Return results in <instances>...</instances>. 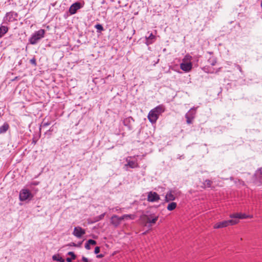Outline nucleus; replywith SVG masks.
Segmentation results:
<instances>
[{
    "instance_id": "1",
    "label": "nucleus",
    "mask_w": 262,
    "mask_h": 262,
    "mask_svg": "<svg viewBox=\"0 0 262 262\" xmlns=\"http://www.w3.org/2000/svg\"><path fill=\"white\" fill-rule=\"evenodd\" d=\"M45 34V30L44 29H40L37 31H35L32 34L29 41L31 45L36 44L39 40L44 37Z\"/></svg>"
},
{
    "instance_id": "2",
    "label": "nucleus",
    "mask_w": 262,
    "mask_h": 262,
    "mask_svg": "<svg viewBox=\"0 0 262 262\" xmlns=\"http://www.w3.org/2000/svg\"><path fill=\"white\" fill-rule=\"evenodd\" d=\"M238 223L237 220H229L228 221H224L223 222H219L214 224L213 227L214 229H219L224 227H226L229 225H233Z\"/></svg>"
},
{
    "instance_id": "3",
    "label": "nucleus",
    "mask_w": 262,
    "mask_h": 262,
    "mask_svg": "<svg viewBox=\"0 0 262 262\" xmlns=\"http://www.w3.org/2000/svg\"><path fill=\"white\" fill-rule=\"evenodd\" d=\"M197 108V107H193L191 108L185 114V117L186 119V122L187 124H190L192 123L193 120L195 117Z\"/></svg>"
},
{
    "instance_id": "4",
    "label": "nucleus",
    "mask_w": 262,
    "mask_h": 262,
    "mask_svg": "<svg viewBox=\"0 0 262 262\" xmlns=\"http://www.w3.org/2000/svg\"><path fill=\"white\" fill-rule=\"evenodd\" d=\"M17 14L13 11L7 12L3 18L4 23L8 24V23L13 22L16 20Z\"/></svg>"
},
{
    "instance_id": "5",
    "label": "nucleus",
    "mask_w": 262,
    "mask_h": 262,
    "mask_svg": "<svg viewBox=\"0 0 262 262\" xmlns=\"http://www.w3.org/2000/svg\"><path fill=\"white\" fill-rule=\"evenodd\" d=\"M33 195L28 189H23L19 192V198L21 201H25L28 199H31Z\"/></svg>"
},
{
    "instance_id": "6",
    "label": "nucleus",
    "mask_w": 262,
    "mask_h": 262,
    "mask_svg": "<svg viewBox=\"0 0 262 262\" xmlns=\"http://www.w3.org/2000/svg\"><path fill=\"white\" fill-rule=\"evenodd\" d=\"M145 218L147 223L149 224V226L155 224L159 219V216L155 214H150L145 216Z\"/></svg>"
},
{
    "instance_id": "7",
    "label": "nucleus",
    "mask_w": 262,
    "mask_h": 262,
    "mask_svg": "<svg viewBox=\"0 0 262 262\" xmlns=\"http://www.w3.org/2000/svg\"><path fill=\"white\" fill-rule=\"evenodd\" d=\"M160 199L159 195L156 192L150 191L148 193L147 201L149 202H157Z\"/></svg>"
},
{
    "instance_id": "8",
    "label": "nucleus",
    "mask_w": 262,
    "mask_h": 262,
    "mask_svg": "<svg viewBox=\"0 0 262 262\" xmlns=\"http://www.w3.org/2000/svg\"><path fill=\"white\" fill-rule=\"evenodd\" d=\"M85 234V230L80 226L75 227L74 229L73 234L78 238H80Z\"/></svg>"
},
{
    "instance_id": "9",
    "label": "nucleus",
    "mask_w": 262,
    "mask_h": 262,
    "mask_svg": "<svg viewBox=\"0 0 262 262\" xmlns=\"http://www.w3.org/2000/svg\"><path fill=\"white\" fill-rule=\"evenodd\" d=\"M83 6L79 2H76L73 4L69 9V12L71 15H73L76 13L78 10L80 9Z\"/></svg>"
},
{
    "instance_id": "10",
    "label": "nucleus",
    "mask_w": 262,
    "mask_h": 262,
    "mask_svg": "<svg viewBox=\"0 0 262 262\" xmlns=\"http://www.w3.org/2000/svg\"><path fill=\"white\" fill-rule=\"evenodd\" d=\"M252 217V216L251 215H247L245 213H236L230 215V217L234 219L233 220H237L238 221V219H244L248 217L251 218Z\"/></svg>"
},
{
    "instance_id": "11",
    "label": "nucleus",
    "mask_w": 262,
    "mask_h": 262,
    "mask_svg": "<svg viewBox=\"0 0 262 262\" xmlns=\"http://www.w3.org/2000/svg\"><path fill=\"white\" fill-rule=\"evenodd\" d=\"M134 122V119L132 117H127L123 119V124L126 126L129 130L133 129L132 123Z\"/></svg>"
},
{
    "instance_id": "12",
    "label": "nucleus",
    "mask_w": 262,
    "mask_h": 262,
    "mask_svg": "<svg viewBox=\"0 0 262 262\" xmlns=\"http://www.w3.org/2000/svg\"><path fill=\"white\" fill-rule=\"evenodd\" d=\"M180 68L185 72H189L192 68V62H182L180 64Z\"/></svg>"
},
{
    "instance_id": "13",
    "label": "nucleus",
    "mask_w": 262,
    "mask_h": 262,
    "mask_svg": "<svg viewBox=\"0 0 262 262\" xmlns=\"http://www.w3.org/2000/svg\"><path fill=\"white\" fill-rule=\"evenodd\" d=\"M132 158V157H128L126 159V161L127 162V164L125 165V166H128L131 168H134L138 167L139 166L138 164L137 163V160H130V159Z\"/></svg>"
},
{
    "instance_id": "14",
    "label": "nucleus",
    "mask_w": 262,
    "mask_h": 262,
    "mask_svg": "<svg viewBox=\"0 0 262 262\" xmlns=\"http://www.w3.org/2000/svg\"><path fill=\"white\" fill-rule=\"evenodd\" d=\"M148 33L149 34V35L145 36V43L147 46L153 43L156 40V36L155 35L152 33H149V32H148Z\"/></svg>"
},
{
    "instance_id": "15",
    "label": "nucleus",
    "mask_w": 262,
    "mask_h": 262,
    "mask_svg": "<svg viewBox=\"0 0 262 262\" xmlns=\"http://www.w3.org/2000/svg\"><path fill=\"white\" fill-rule=\"evenodd\" d=\"M159 116L151 110L149 112L148 115V119L151 123H155L157 121Z\"/></svg>"
},
{
    "instance_id": "16",
    "label": "nucleus",
    "mask_w": 262,
    "mask_h": 262,
    "mask_svg": "<svg viewBox=\"0 0 262 262\" xmlns=\"http://www.w3.org/2000/svg\"><path fill=\"white\" fill-rule=\"evenodd\" d=\"M159 117L165 111V107L163 105H159L154 108L151 110Z\"/></svg>"
},
{
    "instance_id": "17",
    "label": "nucleus",
    "mask_w": 262,
    "mask_h": 262,
    "mask_svg": "<svg viewBox=\"0 0 262 262\" xmlns=\"http://www.w3.org/2000/svg\"><path fill=\"white\" fill-rule=\"evenodd\" d=\"M111 222L115 226H118L120 224L119 216L116 215H113L111 219Z\"/></svg>"
},
{
    "instance_id": "18",
    "label": "nucleus",
    "mask_w": 262,
    "mask_h": 262,
    "mask_svg": "<svg viewBox=\"0 0 262 262\" xmlns=\"http://www.w3.org/2000/svg\"><path fill=\"white\" fill-rule=\"evenodd\" d=\"M175 200V196L172 194L171 191H168L165 196V201L167 202L172 201Z\"/></svg>"
},
{
    "instance_id": "19",
    "label": "nucleus",
    "mask_w": 262,
    "mask_h": 262,
    "mask_svg": "<svg viewBox=\"0 0 262 262\" xmlns=\"http://www.w3.org/2000/svg\"><path fill=\"white\" fill-rule=\"evenodd\" d=\"M9 128V125L7 122H5L0 126V134L5 133Z\"/></svg>"
},
{
    "instance_id": "20",
    "label": "nucleus",
    "mask_w": 262,
    "mask_h": 262,
    "mask_svg": "<svg viewBox=\"0 0 262 262\" xmlns=\"http://www.w3.org/2000/svg\"><path fill=\"white\" fill-rule=\"evenodd\" d=\"M8 31V28L5 26H0V37L3 36Z\"/></svg>"
},
{
    "instance_id": "21",
    "label": "nucleus",
    "mask_w": 262,
    "mask_h": 262,
    "mask_svg": "<svg viewBox=\"0 0 262 262\" xmlns=\"http://www.w3.org/2000/svg\"><path fill=\"white\" fill-rule=\"evenodd\" d=\"M176 207L177 203L175 202H171L168 205L167 209L169 211H172L175 209Z\"/></svg>"
},
{
    "instance_id": "22",
    "label": "nucleus",
    "mask_w": 262,
    "mask_h": 262,
    "mask_svg": "<svg viewBox=\"0 0 262 262\" xmlns=\"http://www.w3.org/2000/svg\"><path fill=\"white\" fill-rule=\"evenodd\" d=\"M192 57L189 54L186 55L182 59V62H191Z\"/></svg>"
},
{
    "instance_id": "23",
    "label": "nucleus",
    "mask_w": 262,
    "mask_h": 262,
    "mask_svg": "<svg viewBox=\"0 0 262 262\" xmlns=\"http://www.w3.org/2000/svg\"><path fill=\"white\" fill-rule=\"evenodd\" d=\"M213 182L212 181L209 180H206L203 183L204 188H210Z\"/></svg>"
},
{
    "instance_id": "24",
    "label": "nucleus",
    "mask_w": 262,
    "mask_h": 262,
    "mask_svg": "<svg viewBox=\"0 0 262 262\" xmlns=\"http://www.w3.org/2000/svg\"><path fill=\"white\" fill-rule=\"evenodd\" d=\"M52 258L54 260H56L59 262H64V259L59 255H54Z\"/></svg>"
},
{
    "instance_id": "25",
    "label": "nucleus",
    "mask_w": 262,
    "mask_h": 262,
    "mask_svg": "<svg viewBox=\"0 0 262 262\" xmlns=\"http://www.w3.org/2000/svg\"><path fill=\"white\" fill-rule=\"evenodd\" d=\"M51 124V122L50 121H46V119L45 118L41 124L40 125V127H45Z\"/></svg>"
},
{
    "instance_id": "26",
    "label": "nucleus",
    "mask_w": 262,
    "mask_h": 262,
    "mask_svg": "<svg viewBox=\"0 0 262 262\" xmlns=\"http://www.w3.org/2000/svg\"><path fill=\"white\" fill-rule=\"evenodd\" d=\"M95 28L97 29V32L98 33L101 32L104 30L102 26L99 24H96L95 26Z\"/></svg>"
},
{
    "instance_id": "27",
    "label": "nucleus",
    "mask_w": 262,
    "mask_h": 262,
    "mask_svg": "<svg viewBox=\"0 0 262 262\" xmlns=\"http://www.w3.org/2000/svg\"><path fill=\"white\" fill-rule=\"evenodd\" d=\"M208 62L212 66H214L216 63V59L213 57H210L209 59H208Z\"/></svg>"
},
{
    "instance_id": "28",
    "label": "nucleus",
    "mask_w": 262,
    "mask_h": 262,
    "mask_svg": "<svg viewBox=\"0 0 262 262\" xmlns=\"http://www.w3.org/2000/svg\"><path fill=\"white\" fill-rule=\"evenodd\" d=\"M124 217H125L126 220H134L136 215L135 214H124Z\"/></svg>"
},
{
    "instance_id": "29",
    "label": "nucleus",
    "mask_w": 262,
    "mask_h": 262,
    "mask_svg": "<svg viewBox=\"0 0 262 262\" xmlns=\"http://www.w3.org/2000/svg\"><path fill=\"white\" fill-rule=\"evenodd\" d=\"M105 215V213H103L100 214V215L96 216L95 217V222H98V221L102 220L104 218Z\"/></svg>"
},
{
    "instance_id": "30",
    "label": "nucleus",
    "mask_w": 262,
    "mask_h": 262,
    "mask_svg": "<svg viewBox=\"0 0 262 262\" xmlns=\"http://www.w3.org/2000/svg\"><path fill=\"white\" fill-rule=\"evenodd\" d=\"M68 255L71 256V258L72 259H75L76 258V255L73 252H71V251L69 252L68 253Z\"/></svg>"
},
{
    "instance_id": "31",
    "label": "nucleus",
    "mask_w": 262,
    "mask_h": 262,
    "mask_svg": "<svg viewBox=\"0 0 262 262\" xmlns=\"http://www.w3.org/2000/svg\"><path fill=\"white\" fill-rule=\"evenodd\" d=\"M90 245H95L96 244V242L93 239H89L86 242Z\"/></svg>"
},
{
    "instance_id": "32",
    "label": "nucleus",
    "mask_w": 262,
    "mask_h": 262,
    "mask_svg": "<svg viewBox=\"0 0 262 262\" xmlns=\"http://www.w3.org/2000/svg\"><path fill=\"white\" fill-rule=\"evenodd\" d=\"M121 208L119 207H116L115 208H112V209H110V210H112L113 211H121Z\"/></svg>"
},
{
    "instance_id": "33",
    "label": "nucleus",
    "mask_w": 262,
    "mask_h": 262,
    "mask_svg": "<svg viewBox=\"0 0 262 262\" xmlns=\"http://www.w3.org/2000/svg\"><path fill=\"white\" fill-rule=\"evenodd\" d=\"M30 62L31 64H33L34 66H36V59L35 58H32L30 60Z\"/></svg>"
},
{
    "instance_id": "34",
    "label": "nucleus",
    "mask_w": 262,
    "mask_h": 262,
    "mask_svg": "<svg viewBox=\"0 0 262 262\" xmlns=\"http://www.w3.org/2000/svg\"><path fill=\"white\" fill-rule=\"evenodd\" d=\"M100 252V248L99 247H95V251H94V252L95 254H98Z\"/></svg>"
},
{
    "instance_id": "35",
    "label": "nucleus",
    "mask_w": 262,
    "mask_h": 262,
    "mask_svg": "<svg viewBox=\"0 0 262 262\" xmlns=\"http://www.w3.org/2000/svg\"><path fill=\"white\" fill-rule=\"evenodd\" d=\"M235 67H236V68L239 70V71L241 72V73H242L243 72V71H242V68L241 67L238 65V64H235Z\"/></svg>"
},
{
    "instance_id": "36",
    "label": "nucleus",
    "mask_w": 262,
    "mask_h": 262,
    "mask_svg": "<svg viewBox=\"0 0 262 262\" xmlns=\"http://www.w3.org/2000/svg\"><path fill=\"white\" fill-rule=\"evenodd\" d=\"M90 245H89L87 242L85 244V248L87 250H90L91 249Z\"/></svg>"
},
{
    "instance_id": "37",
    "label": "nucleus",
    "mask_w": 262,
    "mask_h": 262,
    "mask_svg": "<svg viewBox=\"0 0 262 262\" xmlns=\"http://www.w3.org/2000/svg\"><path fill=\"white\" fill-rule=\"evenodd\" d=\"M82 260L83 262H88V259L86 257H84V256H82Z\"/></svg>"
},
{
    "instance_id": "38",
    "label": "nucleus",
    "mask_w": 262,
    "mask_h": 262,
    "mask_svg": "<svg viewBox=\"0 0 262 262\" xmlns=\"http://www.w3.org/2000/svg\"><path fill=\"white\" fill-rule=\"evenodd\" d=\"M119 221H120V222L121 223V222L122 220H123L125 219V217H124V215H123L122 216H120V217H119Z\"/></svg>"
},
{
    "instance_id": "39",
    "label": "nucleus",
    "mask_w": 262,
    "mask_h": 262,
    "mask_svg": "<svg viewBox=\"0 0 262 262\" xmlns=\"http://www.w3.org/2000/svg\"><path fill=\"white\" fill-rule=\"evenodd\" d=\"M68 246H76V244H75L74 243H70L68 245Z\"/></svg>"
},
{
    "instance_id": "40",
    "label": "nucleus",
    "mask_w": 262,
    "mask_h": 262,
    "mask_svg": "<svg viewBox=\"0 0 262 262\" xmlns=\"http://www.w3.org/2000/svg\"><path fill=\"white\" fill-rule=\"evenodd\" d=\"M257 172H259L260 174L261 175V176H262V168H259L257 170Z\"/></svg>"
},
{
    "instance_id": "41",
    "label": "nucleus",
    "mask_w": 262,
    "mask_h": 262,
    "mask_svg": "<svg viewBox=\"0 0 262 262\" xmlns=\"http://www.w3.org/2000/svg\"><path fill=\"white\" fill-rule=\"evenodd\" d=\"M72 260H73L71 257H68L67 258V261L68 262H71L72 261Z\"/></svg>"
},
{
    "instance_id": "42",
    "label": "nucleus",
    "mask_w": 262,
    "mask_h": 262,
    "mask_svg": "<svg viewBox=\"0 0 262 262\" xmlns=\"http://www.w3.org/2000/svg\"><path fill=\"white\" fill-rule=\"evenodd\" d=\"M102 257H103V255L102 254L97 255V257L98 258H101Z\"/></svg>"
},
{
    "instance_id": "43",
    "label": "nucleus",
    "mask_w": 262,
    "mask_h": 262,
    "mask_svg": "<svg viewBox=\"0 0 262 262\" xmlns=\"http://www.w3.org/2000/svg\"><path fill=\"white\" fill-rule=\"evenodd\" d=\"M240 184H242V185H245V183L243 181H241L240 182Z\"/></svg>"
},
{
    "instance_id": "44",
    "label": "nucleus",
    "mask_w": 262,
    "mask_h": 262,
    "mask_svg": "<svg viewBox=\"0 0 262 262\" xmlns=\"http://www.w3.org/2000/svg\"><path fill=\"white\" fill-rule=\"evenodd\" d=\"M260 6H261V7L262 8V0H261V2Z\"/></svg>"
}]
</instances>
